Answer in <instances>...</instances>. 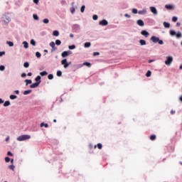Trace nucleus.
<instances>
[{"instance_id": "nucleus-1", "label": "nucleus", "mask_w": 182, "mask_h": 182, "mask_svg": "<svg viewBox=\"0 0 182 182\" xmlns=\"http://www.w3.org/2000/svg\"><path fill=\"white\" fill-rule=\"evenodd\" d=\"M1 21L2 25H9V22H11V16H9V13L2 15Z\"/></svg>"}, {"instance_id": "nucleus-2", "label": "nucleus", "mask_w": 182, "mask_h": 182, "mask_svg": "<svg viewBox=\"0 0 182 182\" xmlns=\"http://www.w3.org/2000/svg\"><path fill=\"white\" fill-rule=\"evenodd\" d=\"M150 41H151L153 43H159V45H164V41L160 39V37H157L156 36H152L150 38Z\"/></svg>"}, {"instance_id": "nucleus-3", "label": "nucleus", "mask_w": 182, "mask_h": 182, "mask_svg": "<svg viewBox=\"0 0 182 182\" xmlns=\"http://www.w3.org/2000/svg\"><path fill=\"white\" fill-rule=\"evenodd\" d=\"M169 35L171 36H176L177 39H180V38H182V33L181 31H176V30L171 29L169 31Z\"/></svg>"}, {"instance_id": "nucleus-4", "label": "nucleus", "mask_w": 182, "mask_h": 182, "mask_svg": "<svg viewBox=\"0 0 182 182\" xmlns=\"http://www.w3.org/2000/svg\"><path fill=\"white\" fill-rule=\"evenodd\" d=\"M31 139V135L29 134H22L17 137V141H25L26 140H29Z\"/></svg>"}, {"instance_id": "nucleus-5", "label": "nucleus", "mask_w": 182, "mask_h": 182, "mask_svg": "<svg viewBox=\"0 0 182 182\" xmlns=\"http://www.w3.org/2000/svg\"><path fill=\"white\" fill-rule=\"evenodd\" d=\"M72 30L75 32V33H79L80 32V25L79 24H73L72 26Z\"/></svg>"}, {"instance_id": "nucleus-6", "label": "nucleus", "mask_w": 182, "mask_h": 182, "mask_svg": "<svg viewBox=\"0 0 182 182\" xmlns=\"http://www.w3.org/2000/svg\"><path fill=\"white\" fill-rule=\"evenodd\" d=\"M171 63H173V56L171 55L166 56V60H165V65H166V66H170Z\"/></svg>"}, {"instance_id": "nucleus-7", "label": "nucleus", "mask_w": 182, "mask_h": 182, "mask_svg": "<svg viewBox=\"0 0 182 182\" xmlns=\"http://www.w3.org/2000/svg\"><path fill=\"white\" fill-rule=\"evenodd\" d=\"M165 9L167 11H174V9H176V6H174V4H168L165 5Z\"/></svg>"}, {"instance_id": "nucleus-8", "label": "nucleus", "mask_w": 182, "mask_h": 182, "mask_svg": "<svg viewBox=\"0 0 182 182\" xmlns=\"http://www.w3.org/2000/svg\"><path fill=\"white\" fill-rule=\"evenodd\" d=\"M61 65H63L64 69H68L69 68L68 63V59L67 58H63L61 60Z\"/></svg>"}, {"instance_id": "nucleus-9", "label": "nucleus", "mask_w": 182, "mask_h": 182, "mask_svg": "<svg viewBox=\"0 0 182 182\" xmlns=\"http://www.w3.org/2000/svg\"><path fill=\"white\" fill-rule=\"evenodd\" d=\"M99 25L100 26H107V25H109V21L103 18L102 20L99 21Z\"/></svg>"}, {"instance_id": "nucleus-10", "label": "nucleus", "mask_w": 182, "mask_h": 182, "mask_svg": "<svg viewBox=\"0 0 182 182\" xmlns=\"http://www.w3.org/2000/svg\"><path fill=\"white\" fill-rule=\"evenodd\" d=\"M49 46L51 48V52H55V50H58V47H56V44L53 41H51L49 43Z\"/></svg>"}, {"instance_id": "nucleus-11", "label": "nucleus", "mask_w": 182, "mask_h": 182, "mask_svg": "<svg viewBox=\"0 0 182 182\" xmlns=\"http://www.w3.org/2000/svg\"><path fill=\"white\" fill-rule=\"evenodd\" d=\"M80 68H83V65L82 64H75L73 65V71L75 72L77 69H80Z\"/></svg>"}, {"instance_id": "nucleus-12", "label": "nucleus", "mask_w": 182, "mask_h": 182, "mask_svg": "<svg viewBox=\"0 0 182 182\" xmlns=\"http://www.w3.org/2000/svg\"><path fill=\"white\" fill-rule=\"evenodd\" d=\"M146 22L149 26L156 25V21L153 18H146Z\"/></svg>"}, {"instance_id": "nucleus-13", "label": "nucleus", "mask_w": 182, "mask_h": 182, "mask_svg": "<svg viewBox=\"0 0 182 182\" xmlns=\"http://www.w3.org/2000/svg\"><path fill=\"white\" fill-rule=\"evenodd\" d=\"M141 35H142V36H144V38H149V36H150V33H149L147 30H142L141 31Z\"/></svg>"}, {"instance_id": "nucleus-14", "label": "nucleus", "mask_w": 182, "mask_h": 182, "mask_svg": "<svg viewBox=\"0 0 182 182\" xmlns=\"http://www.w3.org/2000/svg\"><path fill=\"white\" fill-rule=\"evenodd\" d=\"M149 9L153 15H157V14H159L157 9L155 6H150Z\"/></svg>"}, {"instance_id": "nucleus-15", "label": "nucleus", "mask_w": 182, "mask_h": 182, "mask_svg": "<svg viewBox=\"0 0 182 182\" xmlns=\"http://www.w3.org/2000/svg\"><path fill=\"white\" fill-rule=\"evenodd\" d=\"M35 82L38 83V85H41V83H42V77H41V75H37L35 79Z\"/></svg>"}, {"instance_id": "nucleus-16", "label": "nucleus", "mask_w": 182, "mask_h": 182, "mask_svg": "<svg viewBox=\"0 0 182 182\" xmlns=\"http://www.w3.org/2000/svg\"><path fill=\"white\" fill-rule=\"evenodd\" d=\"M136 25L143 28V26H144V21L142 19H138L136 21Z\"/></svg>"}, {"instance_id": "nucleus-17", "label": "nucleus", "mask_w": 182, "mask_h": 182, "mask_svg": "<svg viewBox=\"0 0 182 182\" xmlns=\"http://www.w3.org/2000/svg\"><path fill=\"white\" fill-rule=\"evenodd\" d=\"M30 89H36V87H39V84L37 82L31 83L29 85Z\"/></svg>"}, {"instance_id": "nucleus-18", "label": "nucleus", "mask_w": 182, "mask_h": 182, "mask_svg": "<svg viewBox=\"0 0 182 182\" xmlns=\"http://www.w3.org/2000/svg\"><path fill=\"white\" fill-rule=\"evenodd\" d=\"M81 65H82V66H86L87 68H92V63L89 61H85Z\"/></svg>"}, {"instance_id": "nucleus-19", "label": "nucleus", "mask_w": 182, "mask_h": 182, "mask_svg": "<svg viewBox=\"0 0 182 182\" xmlns=\"http://www.w3.org/2000/svg\"><path fill=\"white\" fill-rule=\"evenodd\" d=\"M139 15H146L147 14V10L146 9H143L142 10L138 11Z\"/></svg>"}, {"instance_id": "nucleus-20", "label": "nucleus", "mask_w": 182, "mask_h": 182, "mask_svg": "<svg viewBox=\"0 0 182 182\" xmlns=\"http://www.w3.org/2000/svg\"><path fill=\"white\" fill-rule=\"evenodd\" d=\"M40 127H45V129H48V127H49V124L43 122L40 124Z\"/></svg>"}, {"instance_id": "nucleus-21", "label": "nucleus", "mask_w": 182, "mask_h": 182, "mask_svg": "<svg viewBox=\"0 0 182 182\" xmlns=\"http://www.w3.org/2000/svg\"><path fill=\"white\" fill-rule=\"evenodd\" d=\"M163 25L166 29H168V28L171 26L170 23L167 21H164Z\"/></svg>"}, {"instance_id": "nucleus-22", "label": "nucleus", "mask_w": 182, "mask_h": 182, "mask_svg": "<svg viewBox=\"0 0 182 182\" xmlns=\"http://www.w3.org/2000/svg\"><path fill=\"white\" fill-rule=\"evenodd\" d=\"M4 107H8L9 106H11V102L9 100L4 101L3 102Z\"/></svg>"}, {"instance_id": "nucleus-23", "label": "nucleus", "mask_w": 182, "mask_h": 182, "mask_svg": "<svg viewBox=\"0 0 182 182\" xmlns=\"http://www.w3.org/2000/svg\"><path fill=\"white\" fill-rule=\"evenodd\" d=\"M68 56H69L68 55V53L66 50L63 51V53H61V57L63 58V59H66V58H68Z\"/></svg>"}, {"instance_id": "nucleus-24", "label": "nucleus", "mask_w": 182, "mask_h": 182, "mask_svg": "<svg viewBox=\"0 0 182 182\" xmlns=\"http://www.w3.org/2000/svg\"><path fill=\"white\" fill-rule=\"evenodd\" d=\"M139 42V44L141 46H144L147 45L146 40L140 39Z\"/></svg>"}, {"instance_id": "nucleus-25", "label": "nucleus", "mask_w": 182, "mask_h": 182, "mask_svg": "<svg viewBox=\"0 0 182 182\" xmlns=\"http://www.w3.org/2000/svg\"><path fill=\"white\" fill-rule=\"evenodd\" d=\"M31 92L32 90H26L23 91V95H24V96H28V95H31Z\"/></svg>"}, {"instance_id": "nucleus-26", "label": "nucleus", "mask_w": 182, "mask_h": 182, "mask_svg": "<svg viewBox=\"0 0 182 182\" xmlns=\"http://www.w3.org/2000/svg\"><path fill=\"white\" fill-rule=\"evenodd\" d=\"M41 77H43V76H48V71L43 70L40 73Z\"/></svg>"}, {"instance_id": "nucleus-27", "label": "nucleus", "mask_w": 182, "mask_h": 182, "mask_svg": "<svg viewBox=\"0 0 182 182\" xmlns=\"http://www.w3.org/2000/svg\"><path fill=\"white\" fill-rule=\"evenodd\" d=\"M22 45H23L24 49H28V48H29V43L28 41H23Z\"/></svg>"}, {"instance_id": "nucleus-28", "label": "nucleus", "mask_w": 182, "mask_h": 182, "mask_svg": "<svg viewBox=\"0 0 182 182\" xmlns=\"http://www.w3.org/2000/svg\"><path fill=\"white\" fill-rule=\"evenodd\" d=\"M96 147H97L99 150H102V149H103V145L102 144V143H98L97 145H95L94 146L95 149H96Z\"/></svg>"}, {"instance_id": "nucleus-29", "label": "nucleus", "mask_w": 182, "mask_h": 182, "mask_svg": "<svg viewBox=\"0 0 182 182\" xmlns=\"http://www.w3.org/2000/svg\"><path fill=\"white\" fill-rule=\"evenodd\" d=\"M149 139L151 140V141H154V140L157 139V136H156V134H151L149 136Z\"/></svg>"}, {"instance_id": "nucleus-30", "label": "nucleus", "mask_w": 182, "mask_h": 182, "mask_svg": "<svg viewBox=\"0 0 182 182\" xmlns=\"http://www.w3.org/2000/svg\"><path fill=\"white\" fill-rule=\"evenodd\" d=\"M90 46H92V43H90V42H85L84 43V48H90Z\"/></svg>"}, {"instance_id": "nucleus-31", "label": "nucleus", "mask_w": 182, "mask_h": 182, "mask_svg": "<svg viewBox=\"0 0 182 182\" xmlns=\"http://www.w3.org/2000/svg\"><path fill=\"white\" fill-rule=\"evenodd\" d=\"M24 82L26 83V86H28V85H32V80L26 79Z\"/></svg>"}, {"instance_id": "nucleus-32", "label": "nucleus", "mask_w": 182, "mask_h": 182, "mask_svg": "<svg viewBox=\"0 0 182 182\" xmlns=\"http://www.w3.org/2000/svg\"><path fill=\"white\" fill-rule=\"evenodd\" d=\"M9 99L10 100H15L16 99H18V96L16 95H10Z\"/></svg>"}, {"instance_id": "nucleus-33", "label": "nucleus", "mask_w": 182, "mask_h": 182, "mask_svg": "<svg viewBox=\"0 0 182 182\" xmlns=\"http://www.w3.org/2000/svg\"><path fill=\"white\" fill-rule=\"evenodd\" d=\"M69 50H73L74 49H76V45L72 44L70 46H68Z\"/></svg>"}, {"instance_id": "nucleus-34", "label": "nucleus", "mask_w": 182, "mask_h": 182, "mask_svg": "<svg viewBox=\"0 0 182 182\" xmlns=\"http://www.w3.org/2000/svg\"><path fill=\"white\" fill-rule=\"evenodd\" d=\"M53 36H55V37L59 36V31H58V30H54V31H53Z\"/></svg>"}, {"instance_id": "nucleus-35", "label": "nucleus", "mask_w": 182, "mask_h": 182, "mask_svg": "<svg viewBox=\"0 0 182 182\" xmlns=\"http://www.w3.org/2000/svg\"><path fill=\"white\" fill-rule=\"evenodd\" d=\"M6 45H8L9 46V48H12L14 46V42L11 41H7Z\"/></svg>"}, {"instance_id": "nucleus-36", "label": "nucleus", "mask_w": 182, "mask_h": 182, "mask_svg": "<svg viewBox=\"0 0 182 182\" xmlns=\"http://www.w3.org/2000/svg\"><path fill=\"white\" fill-rule=\"evenodd\" d=\"M33 19H34V21H39V16H38V14H33Z\"/></svg>"}, {"instance_id": "nucleus-37", "label": "nucleus", "mask_w": 182, "mask_h": 182, "mask_svg": "<svg viewBox=\"0 0 182 182\" xmlns=\"http://www.w3.org/2000/svg\"><path fill=\"white\" fill-rule=\"evenodd\" d=\"M145 76H146V77H150L151 76V70H148L145 74Z\"/></svg>"}, {"instance_id": "nucleus-38", "label": "nucleus", "mask_w": 182, "mask_h": 182, "mask_svg": "<svg viewBox=\"0 0 182 182\" xmlns=\"http://www.w3.org/2000/svg\"><path fill=\"white\" fill-rule=\"evenodd\" d=\"M41 56H42V54L39 51L36 52V57L38 59H41Z\"/></svg>"}, {"instance_id": "nucleus-39", "label": "nucleus", "mask_w": 182, "mask_h": 182, "mask_svg": "<svg viewBox=\"0 0 182 182\" xmlns=\"http://www.w3.org/2000/svg\"><path fill=\"white\" fill-rule=\"evenodd\" d=\"M56 75L58 77H62V70H57Z\"/></svg>"}, {"instance_id": "nucleus-40", "label": "nucleus", "mask_w": 182, "mask_h": 182, "mask_svg": "<svg viewBox=\"0 0 182 182\" xmlns=\"http://www.w3.org/2000/svg\"><path fill=\"white\" fill-rule=\"evenodd\" d=\"M55 45H57V46H60V45H62V41L59 39L55 40Z\"/></svg>"}, {"instance_id": "nucleus-41", "label": "nucleus", "mask_w": 182, "mask_h": 182, "mask_svg": "<svg viewBox=\"0 0 182 182\" xmlns=\"http://www.w3.org/2000/svg\"><path fill=\"white\" fill-rule=\"evenodd\" d=\"M132 12L134 14V15H136V14H139V10H137L136 8H134L132 9Z\"/></svg>"}, {"instance_id": "nucleus-42", "label": "nucleus", "mask_w": 182, "mask_h": 182, "mask_svg": "<svg viewBox=\"0 0 182 182\" xmlns=\"http://www.w3.org/2000/svg\"><path fill=\"white\" fill-rule=\"evenodd\" d=\"M23 68H25L26 69H28V68H29V62H28V61L24 62Z\"/></svg>"}, {"instance_id": "nucleus-43", "label": "nucleus", "mask_w": 182, "mask_h": 182, "mask_svg": "<svg viewBox=\"0 0 182 182\" xmlns=\"http://www.w3.org/2000/svg\"><path fill=\"white\" fill-rule=\"evenodd\" d=\"M30 43L32 45V46H36V41L34 39H31L30 41Z\"/></svg>"}, {"instance_id": "nucleus-44", "label": "nucleus", "mask_w": 182, "mask_h": 182, "mask_svg": "<svg viewBox=\"0 0 182 182\" xmlns=\"http://www.w3.org/2000/svg\"><path fill=\"white\" fill-rule=\"evenodd\" d=\"M85 9H86V6L82 5L81 7H80L81 14H83L85 12Z\"/></svg>"}, {"instance_id": "nucleus-45", "label": "nucleus", "mask_w": 182, "mask_h": 182, "mask_svg": "<svg viewBox=\"0 0 182 182\" xmlns=\"http://www.w3.org/2000/svg\"><path fill=\"white\" fill-rule=\"evenodd\" d=\"M70 11L72 15H73V14H75V12L76 11V9H75V6H72V7L70 9Z\"/></svg>"}, {"instance_id": "nucleus-46", "label": "nucleus", "mask_w": 182, "mask_h": 182, "mask_svg": "<svg viewBox=\"0 0 182 182\" xmlns=\"http://www.w3.org/2000/svg\"><path fill=\"white\" fill-rule=\"evenodd\" d=\"M9 168L10 170H12V171H15V165H14V164L9 165Z\"/></svg>"}, {"instance_id": "nucleus-47", "label": "nucleus", "mask_w": 182, "mask_h": 182, "mask_svg": "<svg viewBox=\"0 0 182 182\" xmlns=\"http://www.w3.org/2000/svg\"><path fill=\"white\" fill-rule=\"evenodd\" d=\"M53 77H54L53 74H48V79L49 80H53Z\"/></svg>"}, {"instance_id": "nucleus-48", "label": "nucleus", "mask_w": 182, "mask_h": 182, "mask_svg": "<svg viewBox=\"0 0 182 182\" xmlns=\"http://www.w3.org/2000/svg\"><path fill=\"white\" fill-rule=\"evenodd\" d=\"M177 21H178V17L173 16L172 17V22H177Z\"/></svg>"}, {"instance_id": "nucleus-49", "label": "nucleus", "mask_w": 182, "mask_h": 182, "mask_svg": "<svg viewBox=\"0 0 182 182\" xmlns=\"http://www.w3.org/2000/svg\"><path fill=\"white\" fill-rule=\"evenodd\" d=\"M4 161L6 163H9V161H11V158H9V156H6Z\"/></svg>"}, {"instance_id": "nucleus-50", "label": "nucleus", "mask_w": 182, "mask_h": 182, "mask_svg": "<svg viewBox=\"0 0 182 182\" xmlns=\"http://www.w3.org/2000/svg\"><path fill=\"white\" fill-rule=\"evenodd\" d=\"M92 19L93 21H97V19H99V16L97 14H94L92 16Z\"/></svg>"}, {"instance_id": "nucleus-51", "label": "nucleus", "mask_w": 182, "mask_h": 182, "mask_svg": "<svg viewBox=\"0 0 182 182\" xmlns=\"http://www.w3.org/2000/svg\"><path fill=\"white\" fill-rule=\"evenodd\" d=\"M7 156H9V157H14V153H12L11 151H8Z\"/></svg>"}, {"instance_id": "nucleus-52", "label": "nucleus", "mask_w": 182, "mask_h": 182, "mask_svg": "<svg viewBox=\"0 0 182 182\" xmlns=\"http://www.w3.org/2000/svg\"><path fill=\"white\" fill-rule=\"evenodd\" d=\"M43 23H45V24L49 23V19L48 18H44L43 20Z\"/></svg>"}, {"instance_id": "nucleus-53", "label": "nucleus", "mask_w": 182, "mask_h": 182, "mask_svg": "<svg viewBox=\"0 0 182 182\" xmlns=\"http://www.w3.org/2000/svg\"><path fill=\"white\" fill-rule=\"evenodd\" d=\"M4 70H5V65H0V71L4 72Z\"/></svg>"}, {"instance_id": "nucleus-54", "label": "nucleus", "mask_w": 182, "mask_h": 182, "mask_svg": "<svg viewBox=\"0 0 182 182\" xmlns=\"http://www.w3.org/2000/svg\"><path fill=\"white\" fill-rule=\"evenodd\" d=\"M27 75L26 73H22L21 74V77H23V79H25V77H26Z\"/></svg>"}, {"instance_id": "nucleus-55", "label": "nucleus", "mask_w": 182, "mask_h": 182, "mask_svg": "<svg viewBox=\"0 0 182 182\" xmlns=\"http://www.w3.org/2000/svg\"><path fill=\"white\" fill-rule=\"evenodd\" d=\"M99 55H100V52H94L92 53V56H99Z\"/></svg>"}, {"instance_id": "nucleus-56", "label": "nucleus", "mask_w": 182, "mask_h": 182, "mask_svg": "<svg viewBox=\"0 0 182 182\" xmlns=\"http://www.w3.org/2000/svg\"><path fill=\"white\" fill-rule=\"evenodd\" d=\"M6 52L5 51H0V58H2L4 55H5Z\"/></svg>"}, {"instance_id": "nucleus-57", "label": "nucleus", "mask_w": 182, "mask_h": 182, "mask_svg": "<svg viewBox=\"0 0 182 182\" xmlns=\"http://www.w3.org/2000/svg\"><path fill=\"white\" fill-rule=\"evenodd\" d=\"M14 95H19L20 92L19 90H16L14 91Z\"/></svg>"}, {"instance_id": "nucleus-58", "label": "nucleus", "mask_w": 182, "mask_h": 182, "mask_svg": "<svg viewBox=\"0 0 182 182\" xmlns=\"http://www.w3.org/2000/svg\"><path fill=\"white\" fill-rule=\"evenodd\" d=\"M153 62H156V60L150 59V60H148V63H153Z\"/></svg>"}, {"instance_id": "nucleus-59", "label": "nucleus", "mask_w": 182, "mask_h": 182, "mask_svg": "<svg viewBox=\"0 0 182 182\" xmlns=\"http://www.w3.org/2000/svg\"><path fill=\"white\" fill-rule=\"evenodd\" d=\"M124 16H125V18H132V16H130L129 14H125Z\"/></svg>"}, {"instance_id": "nucleus-60", "label": "nucleus", "mask_w": 182, "mask_h": 182, "mask_svg": "<svg viewBox=\"0 0 182 182\" xmlns=\"http://www.w3.org/2000/svg\"><path fill=\"white\" fill-rule=\"evenodd\" d=\"M33 4H36V5H38L39 4V0H33Z\"/></svg>"}, {"instance_id": "nucleus-61", "label": "nucleus", "mask_w": 182, "mask_h": 182, "mask_svg": "<svg viewBox=\"0 0 182 182\" xmlns=\"http://www.w3.org/2000/svg\"><path fill=\"white\" fill-rule=\"evenodd\" d=\"M65 51L67 52V55H68V56H70V55H72V51H70V50Z\"/></svg>"}, {"instance_id": "nucleus-62", "label": "nucleus", "mask_w": 182, "mask_h": 182, "mask_svg": "<svg viewBox=\"0 0 182 182\" xmlns=\"http://www.w3.org/2000/svg\"><path fill=\"white\" fill-rule=\"evenodd\" d=\"M61 5H66V1L65 0H62L61 1Z\"/></svg>"}, {"instance_id": "nucleus-63", "label": "nucleus", "mask_w": 182, "mask_h": 182, "mask_svg": "<svg viewBox=\"0 0 182 182\" xmlns=\"http://www.w3.org/2000/svg\"><path fill=\"white\" fill-rule=\"evenodd\" d=\"M5 141H9V136H7L5 139Z\"/></svg>"}, {"instance_id": "nucleus-64", "label": "nucleus", "mask_w": 182, "mask_h": 182, "mask_svg": "<svg viewBox=\"0 0 182 182\" xmlns=\"http://www.w3.org/2000/svg\"><path fill=\"white\" fill-rule=\"evenodd\" d=\"M14 159H10V163H11V164H14Z\"/></svg>"}]
</instances>
